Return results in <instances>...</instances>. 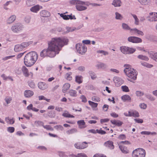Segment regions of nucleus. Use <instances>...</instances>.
Here are the masks:
<instances>
[{
    "label": "nucleus",
    "mask_w": 157,
    "mask_h": 157,
    "mask_svg": "<svg viewBox=\"0 0 157 157\" xmlns=\"http://www.w3.org/2000/svg\"><path fill=\"white\" fill-rule=\"evenodd\" d=\"M88 73L91 77V78L94 80L96 78L97 76L94 72L92 71H90L88 72Z\"/></svg>",
    "instance_id": "473e14b6"
},
{
    "label": "nucleus",
    "mask_w": 157,
    "mask_h": 157,
    "mask_svg": "<svg viewBox=\"0 0 157 157\" xmlns=\"http://www.w3.org/2000/svg\"><path fill=\"white\" fill-rule=\"evenodd\" d=\"M113 80L115 83L116 86H120L124 82V80L121 78L117 77H114Z\"/></svg>",
    "instance_id": "9d476101"
},
{
    "label": "nucleus",
    "mask_w": 157,
    "mask_h": 157,
    "mask_svg": "<svg viewBox=\"0 0 157 157\" xmlns=\"http://www.w3.org/2000/svg\"><path fill=\"white\" fill-rule=\"evenodd\" d=\"M5 100L7 104L10 103L11 101L12 100V98L11 97H7L5 98Z\"/></svg>",
    "instance_id": "13d9d810"
},
{
    "label": "nucleus",
    "mask_w": 157,
    "mask_h": 157,
    "mask_svg": "<svg viewBox=\"0 0 157 157\" xmlns=\"http://www.w3.org/2000/svg\"><path fill=\"white\" fill-rule=\"evenodd\" d=\"M7 131L10 133H12L14 132L15 128L13 127H10L7 128Z\"/></svg>",
    "instance_id": "4d7b16f0"
},
{
    "label": "nucleus",
    "mask_w": 157,
    "mask_h": 157,
    "mask_svg": "<svg viewBox=\"0 0 157 157\" xmlns=\"http://www.w3.org/2000/svg\"><path fill=\"white\" fill-rule=\"evenodd\" d=\"M126 71V70L124 71V73L129 78H127L128 80L131 82H134L133 81L136 80L137 78L138 74L137 71L133 68L128 72Z\"/></svg>",
    "instance_id": "20e7f679"
},
{
    "label": "nucleus",
    "mask_w": 157,
    "mask_h": 157,
    "mask_svg": "<svg viewBox=\"0 0 157 157\" xmlns=\"http://www.w3.org/2000/svg\"><path fill=\"white\" fill-rule=\"evenodd\" d=\"M70 87V84L68 83L65 84L63 88L62 91L64 93H66L67 90L69 89Z\"/></svg>",
    "instance_id": "5701e85b"
},
{
    "label": "nucleus",
    "mask_w": 157,
    "mask_h": 157,
    "mask_svg": "<svg viewBox=\"0 0 157 157\" xmlns=\"http://www.w3.org/2000/svg\"><path fill=\"white\" fill-rule=\"evenodd\" d=\"M128 54L129 55L133 54L136 51V49L135 48L128 47Z\"/></svg>",
    "instance_id": "ea45409f"
},
{
    "label": "nucleus",
    "mask_w": 157,
    "mask_h": 157,
    "mask_svg": "<svg viewBox=\"0 0 157 157\" xmlns=\"http://www.w3.org/2000/svg\"><path fill=\"white\" fill-rule=\"evenodd\" d=\"M141 135H149L151 134L153 135H156V133L155 132H150L147 131H142L140 132Z\"/></svg>",
    "instance_id": "c9c22d12"
},
{
    "label": "nucleus",
    "mask_w": 157,
    "mask_h": 157,
    "mask_svg": "<svg viewBox=\"0 0 157 157\" xmlns=\"http://www.w3.org/2000/svg\"><path fill=\"white\" fill-rule=\"evenodd\" d=\"M33 43V42L32 41H29L28 42H24L22 43L21 44V45L22 48L24 49V48L27 47L30 44H31Z\"/></svg>",
    "instance_id": "2f4dec72"
},
{
    "label": "nucleus",
    "mask_w": 157,
    "mask_h": 157,
    "mask_svg": "<svg viewBox=\"0 0 157 157\" xmlns=\"http://www.w3.org/2000/svg\"><path fill=\"white\" fill-rule=\"evenodd\" d=\"M62 116L65 117L74 118L75 117L73 115L69 113L68 112H67V113H63Z\"/></svg>",
    "instance_id": "49530a36"
},
{
    "label": "nucleus",
    "mask_w": 157,
    "mask_h": 157,
    "mask_svg": "<svg viewBox=\"0 0 157 157\" xmlns=\"http://www.w3.org/2000/svg\"><path fill=\"white\" fill-rule=\"evenodd\" d=\"M39 100H44L46 101L47 102H49L50 99L46 98L43 95L40 96L38 97Z\"/></svg>",
    "instance_id": "6e6d98bb"
},
{
    "label": "nucleus",
    "mask_w": 157,
    "mask_h": 157,
    "mask_svg": "<svg viewBox=\"0 0 157 157\" xmlns=\"http://www.w3.org/2000/svg\"><path fill=\"white\" fill-rule=\"evenodd\" d=\"M77 124L79 126V128H84L86 127L85 125L86 123L83 120H80L77 121Z\"/></svg>",
    "instance_id": "a211bd4d"
},
{
    "label": "nucleus",
    "mask_w": 157,
    "mask_h": 157,
    "mask_svg": "<svg viewBox=\"0 0 157 157\" xmlns=\"http://www.w3.org/2000/svg\"><path fill=\"white\" fill-rule=\"evenodd\" d=\"M40 10V6L38 5L34 6L30 9L31 11L34 13H37Z\"/></svg>",
    "instance_id": "4be33fe9"
},
{
    "label": "nucleus",
    "mask_w": 157,
    "mask_h": 157,
    "mask_svg": "<svg viewBox=\"0 0 157 157\" xmlns=\"http://www.w3.org/2000/svg\"><path fill=\"white\" fill-rule=\"evenodd\" d=\"M68 93L72 97H76L77 96V92L75 90H70Z\"/></svg>",
    "instance_id": "cd10ccee"
},
{
    "label": "nucleus",
    "mask_w": 157,
    "mask_h": 157,
    "mask_svg": "<svg viewBox=\"0 0 157 157\" xmlns=\"http://www.w3.org/2000/svg\"><path fill=\"white\" fill-rule=\"evenodd\" d=\"M140 3L144 5H148L150 2V0H138Z\"/></svg>",
    "instance_id": "c756f323"
},
{
    "label": "nucleus",
    "mask_w": 157,
    "mask_h": 157,
    "mask_svg": "<svg viewBox=\"0 0 157 157\" xmlns=\"http://www.w3.org/2000/svg\"><path fill=\"white\" fill-rule=\"evenodd\" d=\"M132 117H139L140 116L139 113L136 111L132 109Z\"/></svg>",
    "instance_id": "a19ab883"
},
{
    "label": "nucleus",
    "mask_w": 157,
    "mask_h": 157,
    "mask_svg": "<svg viewBox=\"0 0 157 157\" xmlns=\"http://www.w3.org/2000/svg\"><path fill=\"white\" fill-rule=\"evenodd\" d=\"M71 72H68L66 74L65 78L67 80L69 81L71 80L72 79V77L71 76Z\"/></svg>",
    "instance_id": "f704fd0d"
},
{
    "label": "nucleus",
    "mask_w": 157,
    "mask_h": 157,
    "mask_svg": "<svg viewBox=\"0 0 157 157\" xmlns=\"http://www.w3.org/2000/svg\"><path fill=\"white\" fill-rule=\"evenodd\" d=\"M36 0H27L26 2V5L28 6H32L36 3Z\"/></svg>",
    "instance_id": "a878e982"
},
{
    "label": "nucleus",
    "mask_w": 157,
    "mask_h": 157,
    "mask_svg": "<svg viewBox=\"0 0 157 157\" xmlns=\"http://www.w3.org/2000/svg\"><path fill=\"white\" fill-rule=\"evenodd\" d=\"M121 88L122 90L124 92H128L129 91L128 87L126 85L122 86Z\"/></svg>",
    "instance_id": "5fc2aeb1"
},
{
    "label": "nucleus",
    "mask_w": 157,
    "mask_h": 157,
    "mask_svg": "<svg viewBox=\"0 0 157 157\" xmlns=\"http://www.w3.org/2000/svg\"><path fill=\"white\" fill-rule=\"evenodd\" d=\"M58 14L60 15V16L64 20H68L69 16L68 15H66L65 13H59Z\"/></svg>",
    "instance_id": "79ce46f5"
},
{
    "label": "nucleus",
    "mask_w": 157,
    "mask_h": 157,
    "mask_svg": "<svg viewBox=\"0 0 157 157\" xmlns=\"http://www.w3.org/2000/svg\"><path fill=\"white\" fill-rule=\"evenodd\" d=\"M145 97L151 101H154L155 100V98L149 94H145Z\"/></svg>",
    "instance_id": "37998d69"
},
{
    "label": "nucleus",
    "mask_w": 157,
    "mask_h": 157,
    "mask_svg": "<svg viewBox=\"0 0 157 157\" xmlns=\"http://www.w3.org/2000/svg\"><path fill=\"white\" fill-rule=\"evenodd\" d=\"M16 16L15 15H12L9 17L7 21V23L10 24L12 23L16 20Z\"/></svg>",
    "instance_id": "393cba45"
},
{
    "label": "nucleus",
    "mask_w": 157,
    "mask_h": 157,
    "mask_svg": "<svg viewBox=\"0 0 157 157\" xmlns=\"http://www.w3.org/2000/svg\"><path fill=\"white\" fill-rule=\"evenodd\" d=\"M59 155L60 157H67V155L65 154L64 152L62 151L59 152Z\"/></svg>",
    "instance_id": "774afa93"
},
{
    "label": "nucleus",
    "mask_w": 157,
    "mask_h": 157,
    "mask_svg": "<svg viewBox=\"0 0 157 157\" xmlns=\"http://www.w3.org/2000/svg\"><path fill=\"white\" fill-rule=\"evenodd\" d=\"M75 157H87V156L84 153H78L77 155H75Z\"/></svg>",
    "instance_id": "680f3d73"
},
{
    "label": "nucleus",
    "mask_w": 157,
    "mask_h": 157,
    "mask_svg": "<svg viewBox=\"0 0 157 157\" xmlns=\"http://www.w3.org/2000/svg\"><path fill=\"white\" fill-rule=\"evenodd\" d=\"M71 4L76 5V7L77 10L79 11H83L86 10L87 7L83 5H85L88 6L90 4L88 2H84L79 0H72L69 2Z\"/></svg>",
    "instance_id": "7ed1b4c3"
},
{
    "label": "nucleus",
    "mask_w": 157,
    "mask_h": 157,
    "mask_svg": "<svg viewBox=\"0 0 157 157\" xmlns=\"http://www.w3.org/2000/svg\"><path fill=\"white\" fill-rule=\"evenodd\" d=\"M124 67H125V69L124 70V71L126 70V71L129 72L131 71V70H132V69L131 68H129V65L128 64H125L124 65Z\"/></svg>",
    "instance_id": "bf43d9fd"
},
{
    "label": "nucleus",
    "mask_w": 157,
    "mask_h": 157,
    "mask_svg": "<svg viewBox=\"0 0 157 157\" xmlns=\"http://www.w3.org/2000/svg\"><path fill=\"white\" fill-rule=\"evenodd\" d=\"M119 148L124 153L126 154L129 152V151L127 149L126 147L125 146H119Z\"/></svg>",
    "instance_id": "c85d7f7f"
},
{
    "label": "nucleus",
    "mask_w": 157,
    "mask_h": 157,
    "mask_svg": "<svg viewBox=\"0 0 157 157\" xmlns=\"http://www.w3.org/2000/svg\"><path fill=\"white\" fill-rule=\"evenodd\" d=\"M149 57L152 59L157 62V53H155L153 51L148 52Z\"/></svg>",
    "instance_id": "4468645a"
},
{
    "label": "nucleus",
    "mask_w": 157,
    "mask_h": 157,
    "mask_svg": "<svg viewBox=\"0 0 157 157\" xmlns=\"http://www.w3.org/2000/svg\"><path fill=\"white\" fill-rule=\"evenodd\" d=\"M54 128L57 130L59 129L61 130H62L63 129V126L60 125L55 126L54 127Z\"/></svg>",
    "instance_id": "0e129e2a"
},
{
    "label": "nucleus",
    "mask_w": 157,
    "mask_h": 157,
    "mask_svg": "<svg viewBox=\"0 0 157 157\" xmlns=\"http://www.w3.org/2000/svg\"><path fill=\"white\" fill-rule=\"evenodd\" d=\"M80 98L82 100V102L85 103L87 102V99L84 95H82L80 97Z\"/></svg>",
    "instance_id": "338daca9"
},
{
    "label": "nucleus",
    "mask_w": 157,
    "mask_h": 157,
    "mask_svg": "<svg viewBox=\"0 0 157 157\" xmlns=\"http://www.w3.org/2000/svg\"><path fill=\"white\" fill-rule=\"evenodd\" d=\"M40 15L43 17H48L50 15V12L46 10H43L40 12Z\"/></svg>",
    "instance_id": "6ab92c4d"
},
{
    "label": "nucleus",
    "mask_w": 157,
    "mask_h": 157,
    "mask_svg": "<svg viewBox=\"0 0 157 157\" xmlns=\"http://www.w3.org/2000/svg\"><path fill=\"white\" fill-rule=\"evenodd\" d=\"M131 14L132 16V17H133L135 19V24H136V25H138L139 23V20L138 19V18L137 16L136 15L132 14V13H131Z\"/></svg>",
    "instance_id": "3c124183"
},
{
    "label": "nucleus",
    "mask_w": 157,
    "mask_h": 157,
    "mask_svg": "<svg viewBox=\"0 0 157 157\" xmlns=\"http://www.w3.org/2000/svg\"><path fill=\"white\" fill-rule=\"evenodd\" d=\"M21 70L24 75L25 77H28L29 76V74L28 73V70L27 68L25 66L22 67Z\"/></svg>",
    "instance_id": "aec40b11"
},
{
    "label": "nucleus",
    "mask_w": 157,
    "mask_h": 157,
    "mask_svg": "<svg viewBox=\"0 0 157 157\" xmlns=\"http://www.w3.org/2000/svg\"><path fill=\"white\" fill-rule=\"evenodd\" d=\"M136 95L138 97L142 96L144 95V93L141 91H136Z\"/></svg>",
    "instance_id": "052dcab7"
},
{
    "label": "nucleus",
    "mask_w": 157,
    "mask_h": 157,
    "mask_svg": "<svg viewBox=\"0 0 157 157\" xmlns=\"http://www.w3.org/2000/svg\"><path fill=\"white\" fill-rule=\"evenodd\" d=\"M122 99L124 101H130L131 98L130 96L128 95H125L121 97Z\"/></svg>",
    "instance_id": "72a5a7b5"
},
{
    "label": "nucleus",
    "mask_w": 157,
    "mask_h": 157,
    "mask_svg": "<svg viewBox=\"0 0 157 157\" xmlns=\"http://www.w3.org/2000/svg\"><path fill=\"white\" fill-rule=\"evenodd\" d=\"M122 27L124 30H130V32L133 31V29H131L130 27L126 24L123 23L122 24Z\"/></svg>",
    "instance_id": "412c9836"
},
{
    "label": "nucleus",
    "mask_w": 157,
    "mask_h": 157,
    "mask_svg": "<svg viewBox=\"0 0 157 157\" xmlns=\"http://www.w3.org/2000/svg\"><path fill=\"white\" fill-rule=\"evenodd\" d=\"M113 143L111 141L109 140L104 143V145L107 147H108L111 149H113L114 148V146L113 145Z\"/></svg>",
    "instance_id": "9b49d317"
},
{
    "label": "nucleus",
    "mask_w": 157,
    "mask_h": 157,
    "mask_svg": "<svg viewBox=\"0 0 157 157\" xmlns=\"http://www.w3.org/2000/svg\"><path fill=\"white\" fill-rule=\"evenodd\" d=\"M128 47L122 46L120 47V49L121 52L124 54H128Z\"/></svg>",
    "instance_id": "b1692460"
},
{
    "label": "nucleus",
    "mask_w": 157,
    "mask_h": 157,
    "mask_svg": "<svg viewBox=\"0 0 157 157\" xmlns=\"http://www.w3.org/2000/svg\"><path fill=\"white\" fill-rule=\"evenodd\" d=\"M28 84L29 86L32 88L34 89L35 87V83L33 81H30L28 82Z\"/></svg>",
    "instance_id": "603ef678"
},
{
    "label": "nucleus",
    "mask_w": 157,
    "mask_h": 157,
    "mask_svg": "<svg viewBox=\"0 0 157 157\" xmlns=\"http://www.w3.org/2000/svg\"><path fill=\"white\" fill-rule=\"evenodd\" d=\"M96 131L97 133L101 135H104L106 133V132L105 131L101 130V129L100 130L97 129L96 130Z\"/></svg>",
    "instance_id": "69168bd1"
},
{
    "label": "nucleus",
    "mask_w": 157,
    "mask_h": 157,
    "mask_svg": "<svg viewBox=\"0 0 157 157\" xmlns=\"http://www.w3.org/2000/svg\"><path fill=\"white\" fill-rule=\"evenodd\" d=\"M24 95L26 98H29L32 96L34 94L33 91L30 90H25L24 92Z\"/></svg>",
    "instance_id": "f3484780"
},
{
    "label": "nucleus",
    "mask_w": 157,
    "mask_h": 157,
    "mask_svg": "<svg viewBox=\"0 0 157 157\" xmlns=\"http://www.w3.org/2000/svg\"><path fill=\"white\" fill-rule=\"evenodd\" d=\"M75 48L77 52L82 55L85 54L87 50V47L83 44L78 43L76 44Z\"/></svg>",
    "instance_id": "423d86ee"
},
{
    "label": "nucleus",
    "mask_w": 157,
    "mask_h": 157,
    "mask_svg": "<svg viewBox=\"0 0 157 157\" xmlns=\"http://www.w3.org/2000/svg\"><path fill=\"white\" fill-rule=\"evenodd\" d=\"M115 18L117 20H121L123 18L122 16L117 12L115 13Z\"/></svg>",
    "instance_id": "09e8293b"
},
{
    "label": "nucleus",
    "mask_w": 157,
    "mask_h": 157,
    "mask_svg": "<svg viewBox=\"0 0 157 157\" xmlns=\"http://www.w3.org/2000/svg\"><path fill=\"white\" fill-rule=\"evenodd\" d=\"M68 39L66 38H55L48 43V47L40 53V56L44 58L45 57H54L56 54H58L61 48L67 44Z\"/></svg>",
    "instance_id": "f257e3e1"
},
{
    "label": "nucleus",
    "mask_w": 157,
    "mask_h": 157,
    "mask_svg": "<svg viewBox=\"0 0 157 157\" xmlns=\"http://www.w3.org/2000/svg\"><path fill=\"white\" fill-rule=\"evenodd\" d=\"M96 67H97L98 69H101L104 70L107 67V65L104 63H99L96 65Z\"/></svg>",
    "instance_id": "dca6fc26"
},
{
    "label": "nucleus",
    "mask_w": 157,
    "mask_h": 157,
    "mask_svg": "<svg viewBox=\"0 0 157 157\" xmlns=\"http://www.w3.org/2000/svg\"><path fill=\"white\" fill-rule=\"evenodd\" d=\"M77 132V129L75 128H74L68 130L66 132V133L67 134L69 135L76 132Z\"/></svg>",
    "instance_id": "c03bdc74"
},
{
    "label": "nucleus",
    "mask_w": 157,
    "mask_h": 157,
    "mask_svg": "<svg viewBox=\"0 0 157 157\" xmlns=\"http://www.w3.org/2000/svg\"><path fill=\"white\" fill-rule=\"evenodd\" d=\"M128 40L129 42L135 43H141L142 42V40L141 38L134 36L129 37L128 38Z\"/></svg>",
    "instance_id": "6e6552de"
},
{
    "label": "nucleus",
    "mask_w": 157,
    "mask_h": 157,
    "mask_svg": "<svg viewBox=\"0 0 157 157\" xmlns=\"http://www.w3.org/2000/svg\"><path fill=\"white\" fill-rule=\"evenodd\" d=\"M145 150L143 148H139L132 151V157H145Z\"/></svg>",
    "instance_id": "39448f33"
},
{
    "label": "nucleus",
    "mask_w": 157,
    "mask_h": 157,
    "mask_svg": "<svg viewBox=\"0 0 157 157\" xmlns=\"http://www.w3.org/2000/svg\"><path fill=\"white\" fill-rule=\"evenodd\" d=\"M141 64L142 66L149 68H151L153 66V65L145 62L141 63Z\"/></svg>",
    "instance_id": "864d4df0"
},
{
    "label": "nucleus",
    "mask_w": 157,
    "mask_h": 157,
    "mask_svg": "<svg viewBox=\"0 0 157 157\" xmlns=\"http://www.w3.org/2000/svg\"><path fill=\"white\" fill-rule=\"evenodd\" d=\"M135 32V33H137L138 35L143 36L144 35V33L141 31L138 30L136 28L133 29V31Z\"/></svg>",
    "instance_id": "a18cd8bd"
},
{
    "label": "nucleus",
    "mask_w": 157,
    "mask_h": 157,
    "mask_svg": "<svg viewBox=\"0 0 157 157\" xmlns=\"http://www.w3.org/2000/svg\"><path fill=\"white\" fill-rule=\"evenodd\" d=\"M150 16L147 17V19L150 21H154L153 19H155L154 16V13H149Z\"/></svg>",
    "instance_id": "7c9ffc66"
},
{
    "label": "nucleus",
    "mask_w": 157,
    "mask_h": 157,
    "mask_svg": "<svg viewBox=\"0 0 157 157\" xmlns=\"http://www.w3.org/2000/svg\"><path fill=\"white\" fill-rule=\"evenodd\" d=\"M82 77L81 76H76L75 77V81L78 83L80 84L82 82Z\"/></svg>",
    "instance_id": "e433bc0d"
},
{
    "label": "nucleus",
    "mask_w": 157,
    "mask_h": 157,
    "mask_svg": "<svg viewBox=\"0 0 157 157\" xmlns=\"http://www.w3.org/2000/svg\"><path fill=\"white\" fill-rule=\"evenodd\" d=\"M38 55L35 52L28 53L24 58V63L27 67L33 65L37 59Z\"/></svg>",
    "instance_id": "f03ea898"
},
{
    "label": "nucleus",
    "mask_w": 157,
    "mask_h": 157,
    "mask_svg": "<svg viewBox=\"0 0 157 157\" xmlns=\"http://www.w3.org/2000/svg\"><path fill=\"white\" fill-rule=\"evenodd\" d=\"M111 123L113 124L118 127H120L123 124V122L119 120H111Z\"/></svg>",
    "instance_id": "f8f14e48"
},
{
    "label": "nucleus",
    "mask_w": 157,
    "mask_h": 157,
    "mask_svg": "<svg viewBox=\"0 0 157 157\" xmlns=\"http://www.w3.org/2000/svg\"><path fill=\"white\" fill-rule=\"evenodd\" d=\"M137 58L140 59L144 60L146 61H147L149 59L147 56H143L142 55H140L138 56Z\"/></svg>",
    "instance_id": "4c0bfd02"
},
{
    "label": "nucleus",
    "mask_w": 157,
    "mask_h": 157,
    "mask_svg": "<svg viewBox=\"0 0 157 157\" xmlns=\"http://www.w3.org/2000/svg\"><path fill=\"white\" fill-rule=\"evenodd\" d=\"M24 28L23 25L20 23L15 24L11 27L12 31L14 33H18L21 31Z\"/></svg>",
    "instance_id": "0eeeda50"
},
{
    "label": "nucleus",
    "mask_w": 157,
    "mask_h": 157,
    "mask_svg": "<svg viewBox=\"0 0 157 157\" xmlns=\"http://www.w3.org/2000/svg\"><path fill=\"white\" fill-rule=\"evenodd\" d=\"M122 3L121 0H113L112 5L115 7H120Z\"/></svg>",
    "instance_id": "ddd939ff"
},
{
    "label": "nucleus",
    "mask_w": 157,
    "mask_h": 157,
    "mask_svg": "<svg viewBox=\"0 0 157 157\" xmlns=\"http://www.w3.org/2000/svg\"><path fill=\"white\" fill-rule=\"evenodd\" d=\"M88 102H89V104L90 106H91L92 108H93L97 107L98 105V104L97 103L91 101H89Z\"/></svg>",
    "instance_id": "8fccbe9b"
},
{
    "label": "nucleus",
    "mask_w": 157,
    "mask_h": 157,
    "mask_svg": "<svg viewBox=\"0 0 157 157\" xmlns=\"http://www.w3.org/2000/svg\"><path fill=\"white\" fill-rule=\"evenodd\" d=\"M34 124L37 127L42 126L43 127L44 123L40 121H35Z\"/></svg>",
    "instance_id": "58836bf2"
},
{
    "label": "nucleus",
    "mask_w": 157,
    "mask_h": 157,
    "mask_svg": "<svg viewBox=\"0 0 157 157\" xmlns=\"http://www.w3.org/2000/svg\"><path fill=\"white\" fill-rule=\"evenodd\" d=\"M23 49V48L21 44L16 45L14 46V50L16 52H19L21 51Z\"/></svg>",
    "instance_id": "bb28decb"
},
{
    "label": "nucleus",
    "mask_w": 157,
    "mask_h": 157,
    "mask_svg": "<svg viewBox=\"0 0 157 157\" xmlns=\"http://www.w3.org/2000/svg\"><path fill=\"white\" fill-rule=\"evenodd\" d=\"M87 143L85 141L83 142L82 143H75V147L79 149H82L86 148L87 147Z\"/></svg>",
    "instance_id": "1a4fd4ad"
},
{
    "label": "nucleus",
    "mask_w": 157,
    "mask_h": 157,
    "mask_svg": "<svg viewBox=\"0 0 157 157\" xmlns=\"http://www.w3.org/2000/svg\"><path fill=\"white\" fill-rule=\"evenodd\" d=\"M92 100L93 101L99 102L100 101V98L97 96H93L92 98Z\"/></svg>",
    "instance_id": "e2e57ef3"
},
{
    "label": "nucleus",
    "mask_w": 157,
    "mask_h": 157,
    "mask_svg": "<svg viewBox=\"0 0 157 157\" xmlns=\"http://www.w3.org/2000/svg\"><path fill=\"white\" fill-rule=\"evenodd\" d=\"M48 116L51 118H54L56 116L55 112L53 111H50L48 112Z\"/></svg>",
    "instance_id": "de8ad7c7"
},
{
    "label": "nucleus",
    "mask_w": 157,
    "mask_h": 157,
    "mask_svg": "<svg viewBox=\"0 0 157 157\" xmlns=\"http://www.w3.org/2000/svg\"><path fill=\"white\" fill-rule=\"evenodd\" d=\"M38 86L39 88L42 90H44L47 87V85L45 82H40L38 83Z\"/></svg>",
    "instance_id": "2eb2a0df"
}]
</instances>
